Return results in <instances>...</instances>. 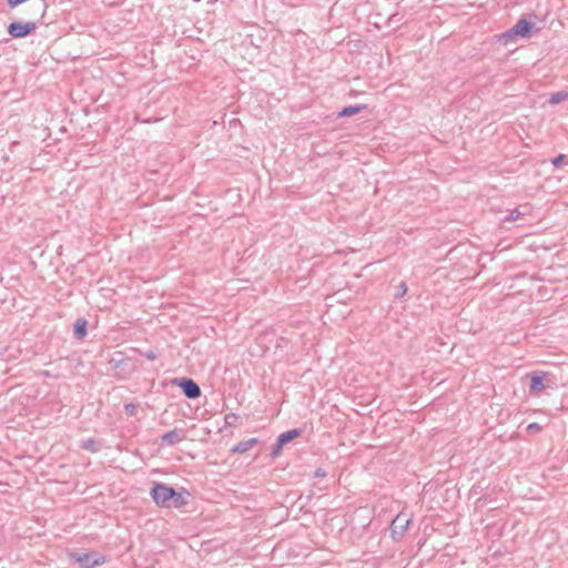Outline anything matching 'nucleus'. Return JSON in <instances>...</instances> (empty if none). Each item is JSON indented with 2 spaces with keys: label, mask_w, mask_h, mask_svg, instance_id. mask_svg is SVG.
Masks as SVG:
<instances>
[{
  "label": "nucleus",
  "mask_w": 568,
  "mask_h": 568,
  "mask_svg": "<svg viewBox=\"0 0 568 568\" xmlns=\"http://www.w3.org/2000/svg\"><path fill=\"white\" fill-rule=\"evenodd\" d=\"M153 501L162 508H181L187 504L189 491H178L173 487L155 483L150 493Z\"/></svg>",
  "instance_id": "1"
},
{
  "label": "nucleus",
  "mask_w": 568,
  "mask_h": 568,
  "mask_svg": "<svg viewBox=\"0 0 568 568\" xmlns=\"http://www.w3.org/2000/svg\"><path fill=\"white\" fill-rule=\"evenodd\" d=\"M532 28L534 23L531 21L527 19H520L513 28L499 34V41L508 43L516 37L529 38Z\"/></svg>",
  "instance_id": "2"
},
{
  "label": "nucleus",
  "mask_w": 568,
  "mask_h": 568,
  "mask_svg": "<svg viewBox=\"0 0 568 568\" xmlns=\"http://www.w3.org/2000/svg\"><path fill=\"white\" fill-rule=\"evenodd\" d=\"M70 558L82 568H94L105 562V556L97 552H71Z\"/></svg>",
  "instance_id": "3"
},
{
  "label": "nucleus",
  "mask_w": 568,
  "mask_h": 568,
  "mask_svg": "<svg viewBox=\"0 0 568 568\" xmlns=\"http://www.w3.org/2000/svg\"><path fill=\"white\" fill-rule=\"evenodd\" d=\"M548 376L549 374L542 371H532L527 374V377L530 378L529 392L534 395H539L542 390L552 388L555 383H550Z\"/></svg>",
  "instance_id": "4"
},
{
  "label": "nucleus",
  "mask_w": 568,
  "mask_h": 568,
  "mask_svg": "<svg viewBox=\"0 0 568 568\" xmlns=\"http://www.w3.org/2000/svg\"><path fill=\"white\" fill-rule=\"evenodd\" d=\"M172 384L179 386L185 397L190 399H196L201 396V388L192 378L176 377L172 381Z\"/></svg>",
  "instance_id": "5"
},
{
  "label": "nucleus",
  "mask_w": 568,
  "mask_h": 568,
  "mask_svg": "<svg viewBox=\"0 0 568 568\" xmlns=\"http://www.w3.org/2000/svg\"><path fill=\"white\" fill-rule=\"evenodd\" d=\"M412 519L404 513H399L390 524V534L395 541L400 540L407 530Z\"/></svg>",
  "instance_id": "6"
},
{
  "label": "nucleus",
  "mask_w": 568,
  "mask_h": 568,
  "mask_svg": "<svg viewBox=\"0 0 568 568\" xmlns=\"http://www.w3.org/2000/svg\"><path fill=\"white\" fill-rule=\"evenodd\" d=\"M37 23L33 21L20 22L13 21L8 26V33L16 39L24 38L37 29Z\"/></svg>",
  "instance_id": "7"
},
{
  "label": "nucleus",
  "mask_w": 568,
  "mask_h": 568,
  "mask_svg": "<svg viewBox=\"0 0 568 568\" xmlns=\"http://www.w3.org/2000/svg\"><path fill=\"white\" fill-rule=\"evenodd\" d=\"M183 438H184V436L182 434V430L174 428V429L162 435L161 444L168 445V446H173V445L180 443L181 440H183Z\"/></svg>",
  "instance_id": "8"
},
{
  "label": "nucleus",
  "mask_w": 568,
  "mask_h": 568,
  "mask_svg": "<svg viewBox=\"0 0 568 568\" xmlns=\"http://www.w3.org/2000/svg\"><path fill=\"white\" fill-rule=\"evenodd\" d=\"M526 215V212L520 211L519 209H515L510 212V214L505 216H499V231L503 227H506V223L516 222L518 220H524V216Z\"/></svg>",
  "instance_id": "9"
},
{
  "label": "nucleus",
  "mask_w": 568,
  "mask_h": 568,
  "mask_svg": "<svg viewBox=\"0 0 568 568\" xmlns=\"http://www.w3.org/2000/svg\"><path fill=\"white\" fill-rule=\"evenodd\" d=\"M88 321L83 317H80L75 321L73 325V335L77 339L82 341L88 334Z\"/></svg>",
  "instance_id": "10"
},
{
  "label": "nucleus",
  "mask_w": 568,
  "mask_h": 568,
  "mask_svg": "<svg viewBox=\"0 0 568 568\" xmlns=\"http://www.w3.org/2000/svg\"><path fill=\"white\" fill-rule=\"evenodd\" d=\"M257 444V438H250L242 440L232 447L231 452L234 454H244L253 448Z\"/></svg>",
  "instance_id": "11"
},
{
  "label": "nucleus",
  "mask_w": 568,
  "mask_h": 568,
  "mask_svg": "<svg viewBox=\"0 0 568 568\" xmlns=\"http://www.w3.org/2000/svg\"><path fill=\"white\" fill-rule=\"evenodd\" d=\"M303 434L301 428L290 429L278 435L277 439L283 444V446L298 438Z\"/></svg>",
  "instance_id": "12"
},
{
  "label": "nucleus",
  "mask_w": 568,
  "mask_h": 568,
  "mask_svg": "<svg viewBox=\"0 0 568 568\" xmlns=\"http://www.w3.org/2000/svg\"><path fill=\"white\" fill-rule=\"evenodd\" d=\"M367 106L365 104H357V105H348L343 108L338 114L337 118H347L355 115L359 113L361 111L365 110Z\"/></svg>",
  "instance_id": "13"
},
{
  "label": "nucleus",
  "mask_w": 568,
  "mask_h": 568,
  "mask_svg": "<svg viewBox=\"0 0 568 568\" xmlns=\"http://www.w3.org/2000/svg\"><path fill=\"white\" fill-rule=\"evenodd\" d=\"M567 98H568V91H558V92L550 94V97L548 98V102L550 104H559L562 101L567 100Z\"/></svg>",
  "instance_id": "14"
},
{
  "label": "nucleus",
  "mask_w": 568,
  "mask_h": 568,
  "mask_svg": "<svg viewBox=\"0 0 568 568\" xmlns=\"http://www.w3.org/2000/svg\"><path fill=\"white\" fill-rule=\"evenodd\" d=\"M283 447V444L276 438L275 444L272 446V450L270 454L271 457L273 459L277 458L281 455Z\"/></svg>",
  "instance_id": "15"
},
{
  "label": "nucleus",
  "mask_w": 568,
  "mask_h": 568,
  "mask_svg": "<svg viewBox=\"0 0 568 568\" xmlns=\"http://www.w3.org/2000/svg\"><path fill=\"white\" fill-rule=\"evenodd\" d=\"M407 293V285L405 282H400L399 285L396 287L395 292V298H400Z\"/></svg>",
  "instance_id": "16"
},
{
  "label": "nucleus",
  "mask_w": 568,
  "mask_h": 568,
  "mask_svg": "<svg viewBox=\"0 0 568 568\" xmlns=\"http://www.w3.org/2000/svg\"><path fill=\"white\" fill-rule=\"evenodd\" d=\"M542 426H540L538 423H531L527 426L526 430L528 434H536L541 432Z\"/></svg>",
  "instance_id": "17"
},
{
  "label": "nucleus",
  "mask_w": 568,
  "mask_h": 568,
  "mask_svg": "<svg viewBox=\"0 0 568 568\" xmlns=\"http://www.w3.org/2000/svg\"><path fill=\"white\" fill-rule=\"evenodd\" d=\"M566 159L567 158L565 154H559L551 160V163L554 166L559 168L566 161Z\"/></svg>",
  "instance_id": "18"
},
{
  "label": "nucleus",
  "mask_w": 568,
  "mask_h": 568,
  "mask_svg": "<svg viewBox=\"0 0 568 568\" xmlns=\"http://www.w3.org/2000/svg\"><path fill=\"white\" fill-rule=\"evenodd\" d=\"M141 355L144 356L149 361H154L158 358V353L153 349H149L145 353H142Z\"/></svg>",
  "instance_id": "19"
},
{
  "label": "nucleus",
  "mask_w": 568,
  "mask_h": 568,
  "mask_svg": "<svg viewBox=\"0 0 568 568\" xmlns=\"http://www.w3.org/2000/svg\"><path fill=\"white\" fill-rule=\"evenodd\" d=\"M237 418L239 416L234 413L227 414L225 415V423L226 425L232 426L237 420Z\"/></svg>",
  "instance_id": "20"
},
{
  "label": "nucleus",
  "mask_w": 568,
  "mask_h": 568,
  "mask_svg": "<svg viewBox=\"0 0 568 568\" xmlns=\"http://www.w3.org/2000/svg\"><path fill=\"white\" fill-rule=\"evenodd\" d=\"M94 445H95L94 439H93V438H89L88 440H85V442L83 443V446H82V447H83L84 449H88V450H92V452H94V450H95Z\"/></svg>",
  "instance_id": "21"
},
{
  "label": "nucleus",
  "mask_w": 568,
  "mask_h": 568,
  "mask_svg": "<svg viewBox=\"0 0 568 568\" xmlns=\"http://www.w3.org/2000/svg\"><path fill=\"white\" fill-rule=\"evenodd\" d=\"M124 410H125V413L128 415H133L135 413V410H136V406L134 404H132V403L125 404Z\"/></svg>",
  "instance_id": "22"
},
{
  "label": "nucleus",
  "mask_w": 568,
  "mask_h": 568,
  "mask_svg": "<svg viewBox=\"0 0 568 568\" xmlns=\"http://www.w3.org/2000/svg\"><path fill=\"white\" fill-rule=\"evenodd\" d=\"M326 475H327V471H326L324 468H322V467H318V468L314 471V477H315V478H324V477H326Z\"/></svg>",
  "instance_id": "23"
},
{
  "label": "nucleus",
  "mask_w": 568,
  "mask_h": 568,
  "mask_svg": "<svg viewBox=\"0 0 568 568\" xmlns=\"http://www.w3.org/2000/svg\"><path fill=\"white\" fill-rule=\"evenodd\" d=\"M45 8H47V4H45L44 0H40L38 3V11L41 12V14H40L41 18L44 16Z\"/></svg>",
  "instance_id": "24"
},
{
  "label": "nucleus",
  "mask_w": 568,
  "mask_h": 568,
  "mask_svg": "<svg viewBox=\"0 0 568 568\" xmlns=\"http://www.w3.org/2000/svg\"><path fill=\"white\" fill-rule=\"evenodd\" d=\"M508 247H509V245H505V246H503L501 248H499V251L505 250V248H508Z\"/></svg>",
  "instance_id": "25"
},
{
  "label": "nucleus",
  "mask_w": 568,
  "mask_h": 568,
  "mask_svg": "<svg viewBox=\"0 0 568 568\" xmlns=\"http://www.w3.org/2000/svg\"><path fill=\"white\" fill-rule=\"evenodd\" d=\"M42 374H43L44 376H49V372H47V371H45V372H42Z\"/></svg>",
  "instance_id": "26"
},
{
  "label": "nucleus",
  "mask_w": 568,
  "mask_h": 568,
  "mask_svg": "<svg viewBox=\"0 0 568 568\" xmlns=\"http://www.w3.org/2000/svg\"><path fill=\"white\" fill-rule=\"evenodd\" d=\"M498 245H499V247L503 245V241L501 240H499Z\"/></svg>",
  "instance_id": "27"
}]
</instances>
